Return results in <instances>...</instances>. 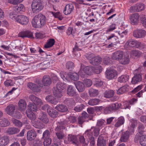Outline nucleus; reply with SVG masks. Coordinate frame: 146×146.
I'll use <instances>...</instances> for the list:
<instances>
[{"instance_id": "nucleus-39", "label": "nucleus", "mask_w": 146, "mask_h": 146, "mask_svg": "<svg viewBox=\"0 0 146 146\" xmlns=\"http://www.w3.org/2000/svg\"><path fill=\"white\" fill-rule=\"evenodd\" d=\"M68 76L71 79L74 81H77L79 78L78 74L76 72L70 73L68 74Z\"/></svg>"}, {"instance_id": "nucleus-32", "label": "nucleus", "mask_w": 146, "mask_h": 146, "mask_svg": "<svg viewBox=\"0 0 146 146\" xmlns=\"http://www.w3.org/2000/svg\"><path fill=\"white\" fill-rule=\"evenodd\" d=\"M55 108L57 110L61 112H65L68 110L67 107L63 104L58 105Z\"/></svg>"}, {"instance_id": "nucleus-7", "label": "nucleus", "mask_w": 146, "mask_h": 146, "mask_svg": "<svg viewBox=\"0 0 146 146\" xmlns=\"http://www.w3.org/2000/svg\"><path fill=\"white\" fill-rule=\"evenodd\" d=\"M87 58L88 59L90 60V63L94 65L100 63L102 61L101 58L98 56L94 57V54L92 53L89 54Z\"/></svg>"}, {"instance_id": "nucleus-12", "label": "nucleus", "mask_w": 146, "mask_h": 146, "mask_svg": "<svg viewBox=\"0 0 146 146\" xmlns=\"http://www.w3.org/2000/svg\"><path fill=\"white\" fill-rule=\"evenodd\" d=\"M19 36L22 38L28 37L33 38V33L29 30L22 31L20 32L18 35Z\"/></svg>"}, {"instance_id": "nucleus-3", "label": "nucleus", "mask_w": 146, "mask_h": 146, "mask_svg": "<svg viewBox=\"0 0 146 146\" xmlns=\"http://www.w3.org/2000/svg\"><path fill=\"white\" fill-rule=\"evenodd\" d=\"M44 4L41 0H34L31 4L32 10L33 13L38 12L42 10Z\"/></svg>"}, {"instance_id": "nucleus-22", "label": "nucleus", "mask_w": 146, "mask_h": 146, "mask_svg": "<svg viewBox=\"0 0 146 146\" xmlns=\"http://www.w3.org/2000/svg\"><path fill=\"white\" fill-rule=\"evenodd\" d=\"M38 119L45 123H47L48 122V119L46 113L45 112H40L38 117Z\"/></svg>"}, {"instance_id": "nucleus-17", "label": "nucleus", "mask_w": 146, "mask_h": 146, "mask_svg": "<svg viewBox=\"0 0 146 146\" xmlns=\"http://www.w3.org/2000/svg\"><path fill=\"white\" fill-rule=\"evenodd\" d=\"M139 16L137 13L131 15L129 17V19L131 24L133 25L137 24L139 21Z\"/></svg>"}, {"instance_id": "nucleus-11", "label": "nucleus", "mask_w": 146, "mask_h": 146, "mask_svg": "<svg viewBox=\"0 0 146 146\" xmlns=\"http://www.w3.org/2000/svg\"><path fill=\"white\" fill-rule=\"evenodd\" d=\"M137 41L135 40H129L127 41L124 45V47L126 49L133 47H136Z\"/></svg>"}, {"instance_id": "nucleus-14", "label": "nucleus", "mask_w": 146, "mask_h": 146, "mask_svg": "<svg viewBox=\"0 0 146 146\" xmlns=\"http://www.w3.org/2000/svg\"><path fill=\"white\" fill-rule=\"evenodd\" d=\"M18 105L19 110L23 113H24L27 106L25 101L23 99H21L19 102Z\"/></svg>"}, {"instance_id": "nucleus-52", "label": "nucleus", "mask_w": 146, "mask_h": 146, "mask_svg": "<svg viewBox=\"0 0 146 146\" xmlns=\"http://www.w3.org/2000/svg\"><path fill=\"white\" fill-rule=\"evenodd\" d=\"M93 82L95 85L97 87H100L103 85V82L99 79L95 78L93 79Z\"/></svg>"}, {"instance_id": "nucleus-23", "label": "nucleus", "mask_w": 146, "mask_h": 146, "mask_svg": "<svg viewBox=\"0 0 146 146\" xmlns=\"http://www.w3.org/2000/svg\"><path fill=\"white\" fill-rule=\"evenodd\" d=\"M136 99H133L129 102L127 101H125L123 103L122 106V107L121 106L120 108H122L125 109L127 108L129 109L130 107V105L132 104L134 102H136ZM121 106H122L121 104Z\"/></svg>"}, {"instance_id": "nucleus-31", "label": "nucleus", "mask_w": 146, "mask_h": 146, "mask_svg": "<svg viewBox=\"0 0 146 146\" xmlns=\"http://www.w3.org/2000/svg\"><path fill=\"white\" fill-rule=\"evenodd\" d=\"M28 109L27 110L31 111H36L37 110L36 104L34 103H30L28 105Z\"/></svg>"}, {"instance_id": "nucleus-24", "label": "nucleus", "mask_w": 146, "mask_h": 146, "mask_svg": "<svg viewBox=\"0 0 146 146\" xmlns=\"http://www.w3.org/2000/svg\"><path fill=\"white\" fill-rule=\"evenodd\" d=\"M32 123L33 126L36 128L42 129L44 126L43 123L37 120H33L32 121Z\"/></svg>"}, {"instance_id": "nucleus-41", "label": "nucleus", "mask_w": 146, "mask_h": 146, "mask_svg": "<svg viewBox=\"0 0 146 146\" xmlns=\"http://www.w3.org/2000/svg\"><path fill=\"white\" fill-rule=\"evenodd\" d=\"M106 144V141L104 139L103 137L100 135L98 138L97 145L98 146H104Z\"/></svg>"}, {"instance_id": "nucleus-38", "label": "nucleus", "mask_w": 146, "mask_h": 146, "mask_svg": "<svg viewBox=\"0 0 146 146\" xmlns=\"http://www.w3.org/2000/svg\"><path fill=\"white\" fill-rule=\"evenodd\" d=\"M129 78V76L127 75H122L118 78V81L120 83L127 81Z\"/></svg>"}, {"instance_id": "nucleus-61", "label": "nucleus", "mask_w": 146, "mask_h": 146, "mask_svg": "<svg viewBox=\"0 0 146 146\" xmlns=\"http://www.w3.org/2000/svg\"><path fill=\"white\" fill-rule=\"evenodd\" d=\"M75 33V31L72 28L69 27L66 30V33L69 36L71 34L73 35Z\"/></svg>"}, {"instance_id": "nucleus-2", "label": "nucleus", "mask_w": 146, "mask_h": 146, "mask_svg": "<svg viewBox=\"0 0 146 146\" xmlns=\"http://www.w3.org/2000/svg\"><path fill=\"white\" fill-rule=\"evenodd\" d=\"M10 17L13 20L23 25H27L29 21L28 17L23 15H15L11 13L10 14Z\"/></svg>"}, {"instance_id": "nucleus-59", "label": "nucleus", "mask_w": 146, "mask_h": 146, "mask_svg": "<svg viewBox=\"0 0 146 146\" xmlns=\"http://www.w3.org/2000/svg\"><path fill=\"white\" fill-rule=\"evenodd\" d=\"M131 54L133 56H139L142 55V53L138 50H133L131 51Z\"/></svg>"}, {"instance_id": "nucleus-43", "label": "nucleus", "mask_w": 146, "mask_h": 146, "mask_svg": "<svg viewBox=\"0 0 146 146\" xmlns=\"http://www.w3.org/2000/svg\"><path fill=\"white\" fill-rule=\"evenodd\" d=\"M114 92L112 90H106L104 94V96L105 98H109L113 97L114 96Z\"/></svg>"}, {"instance_id": "nucleus-33", "label": "nucleus", "mask_w": 146, "mask_h": 146, "mask_svg": "<svg viewBox=\"0 0 146 146\" xmlns=\"http://www.w3.org/2000/svg\"><path fill=\"white\" fill-rule=\"evenodd\" d=\"M101 102V100L99 99L94 98L89 100L88 104L90 106H94L98 104Z\"/></svg>"}, {"instance_id": "nucleus-64", "label": "nucleus", "mask_w": 146, "mask_h": 146, "mask_svg": "<svg viewBox=\"0 0 146 146\" xmlns=\"http://www.w3.org/2000/svg\"><path fill=\"white\" fill-rule=\"evenodd\" d=\"M66 67L68 69H71L74 67V63L72 62H68L66 64Z\"/></svg>"}, {"instance_id": "nucleus-26", "label": "nucleus", "mask_w": 146, "mask_h": 146, "mask_svg": "<svg viewBox=\"0 0 146 146\" xmlns=\"http://www.w3.org/2000/svg\"><path fill=\"white\" fill-rule=\"evenodd\" d=\"M27 86L28 88L35 92H39L38 87L37 86H36V85L33 82H29L28 83Z\"/></svg>"}, {"instance_id": "nucleus-30", "label": "nucleus", "mask_w": 146, "mask_h": 146, "mask_svg": "<svg viewBox=\"0 0 146 146\" xmlns=\"http://www.w3.org/2000/svg\"><path fill=\"white\" fill-rule=\"evenodd\" d=\"M9 139L7 136L2 137L0 138V146H5L9 143Z\"/></svg>"}, {"instance_id": "nucleus-9", "label": "nucleus", "mask_w": 146, "mask_h": 146, "mask_svg": "<svg viewBox=\"0 0 146 146\" xmlns=\"http://www.w3.org/2000/svg\"><path fill=\"white\" fill-rule=\"evenodd\" d=\"M139 70H136L134 72V76L132 78L131 82L133 84H135L142 80L141 75L140 72H138Z\"/></svg>"}, {"instance_id": "nucleus-49", "label": "nucleus", "mask_w": 146, "mask_h": 146, "mask_svg": "<svg viewBox=\"0 0 146 146\" xmlns=\"http://www.w3.org/2000/svg\"><path fill=\"white\" fill-rule=\"evenodd\" d=\"M139 143L142 146L146 145V136L145 135H141L140 136Z\"/></svg>"}, {"instance_id": "nucleus-10", "label": "nucleus", "mask_w": 146, "mask_h": 146, "mask_svg": "<svg viewBox=\"0 0 146 146\" xmlns=\"http://www.w3.org/2000/svg\"><path fill=\"white\" fill-rule=\"evenodd\" d=\"M145 31L143 29H139L134 31L133 33V36L137 38H142L144 37L146 35Z\"/></svg>"}, {"instance_id": "nucleus-46", "label": "nucleus", "mask_w": 146, "mask_h": 146, "mask_svg": "<svg viewBox=\"0 0 146 146\" xmlns=\"http://www.w3.org/2000/svg\"><path fill=\"white\" fill-rule=\"evenodd\" d=\"M137 122L136 120L134 119H133L131 120L130 127L132 128V129L130 131L131 134H133L134 133V130L133 128L137 126Z\"/></svg>"}, {"instance_id": "nucleus-44", "label": "nucleus", "mask_w": 146, "mask_h": 146, "mask_svg": "<svg viewBox=\"0 0 146 146\" xmlns=\"http://www.w3.org/2000/svg\"><path fill=\"white\" fill-rule=\"evenodd\" d=\"M124 119L123 117H120L118 119L117 122L115 125V126L116 127H119L124 123Z\"/></svg>"}, {"instance_id": "nucleus-47", "label": "nucleus", "mask_w": 146, "mask_h": 146, "mask_svg": "<svg viewBox=\"0 0 146 146\" xmlns=\"http://www.w3.org/2000/svg\"><path fill=\"white\" fill-rule=\"evenodd\" d=\"M9 124V121L7 119L3 118L0 119V126L2 127H5Z\"/></svg>"}, {"instance_id": "nucleus-40", "label": "nucleus", "mask_w": 146, "mask_h": 146, "mask_svg": "<svg viewBox=\"0 0 146 146\" xmlns=\"http://www.w3.org/2000/svg\"><path fill=\"white\" fill-rule=\"evenodd\" d=\"M26 113L27 116L31 120V121L36 119V115L32 111L27 110Z\"/></svg>"}, {"instance_id": "nucleus-16", "label": "nucleus", "mask_w": 146, "mask_h": 146, "mask_svg": "<svg viewBox=\"0 0 146 146\" xmlns=\"http://www.w3.org/2000/svg\"><path fill=\"white\" fill-rule=\"evenodd\" d=\"M74 5L72 3L67 4L65 6L64 10L63 12L66 15L70 14L73 11Z\"/></svg>"}, {"instance_id": "nucleus-42", "label": "nucleus", "mask_w": 146, "mask_h": 146, "mask_svg": "<svg viewBox=\"0 0 146 146\" xmlns=\"http://www.w3.org/2000/svg\"><path fill=\"white\" fill-rule=\"evenodd\" d=\"M90 96L93 97L97 96L99 92L98 90L93 88H90L89 90Z\"/></svg>"}, {"instance_id": "nucleus-57", "label": "nucleus", "mask_w": 146, "mask_h": 146, "mask_svg": "<svg viewBox=\"0 0 146 146\" xmlns=\"http://www.w3.org/2000/svg\"><path fill=\"white\" fill-rule=\"evenodd\" d=\"M16 9H17V12L19 13H20L21 11H24L25 10V7L22 4H20L16 6Z\"/></svg>"}, {"instance_id": "nucleus-58", "label": "nucleus", "mask_w": 146, "mask_h": 146, "mask_svg": "<svg viewBox=\"0 0 146 146\" xmlns=\"http://www.w3.org/2000/svg\"><path fill=\"white\" fill-rule=\"evenodd\" d=\"M79 140L81 143L84 144L83 146H87L89 143L88 141L86 142L85 141L84 138L83 136H80L79 137Z\"/></svg>"}, {"instance_id": "nucleus-60", "label": "nucleus", "mask_w": 146, "mask_h": 146, "mask_svg": "<svg viewBox=\"0 0 146 146\" xmlns=\"http://www.w3.org/2000/svg\"><path fill=\"white\" fill-rule=\"evenodd\" d=\"M84 106L83 104H80L75 107L74 110L77 112H79L82 110L84 107Z\"/></svg>"}, {"instance_id": "nucleus-25", "label": "nucleus", "mask_w": 146, "mask_h": 146, "mask_svg": "<svg viewBox=\"0 0 146 146\" xmlns=\"http://www.w3.org/2000/svg\"><path fill=\"white\" fill-rule=\"evenodd\" d=\"M129 137V131H127L123 133L121 135L120 141L121 142H125L127 141Z\"/></svg>"}, {"instance_id": "nucleus-50", "label": "nucleus", "mask_w": 146, "mask_h": 146, "mask_svg": "<svg viewBox=\"0 0 146 146\" xmlns=\"http://www.w3.org/2000/svg\"><path fill=\"white\" fill-rule=\"evenodd\" d=\"M119 62L121 64L125 65L129 63V59L128 57H125L123 58H121Z\"/></svg>"}, {"instance_id": "nucleus-29", "label": "nucleus", "mask_w": 146, "mask_h": 146, "mask_svg": "<svg viewBox=\"0 0 146 146\" xmlns=\"http://www.w3.org/2000/svg\"><path fill=\"white\" fill-rule=\"evenodd\" d=\"M19 130L16 127H9L6 131V133L8 135H13L18 133Z\"/></svg>"}, {"instance_id": "nucleus-37", "label": "nucleus", "mask_w": 146, "mask_h": 146, "mask_svg": "<svg viewBox=\"0 0 146 146\" xmlns=\"http://www.w3.org/2000/svg\"><path fill=\"white\" fill-rule=\"evenodd\" d=\"M65 86L63 83L61 82L58 83L56 88L54 89L58 90H61L62 91L65 92Z\"/></svg>"}, {"instance_id": "nucleus-54", "label": "nucleus", "mask_w": 146, "mask_h": 146, "mask_svg": "<svg viewBox=\"0 0 146 146\" xmlns=\"http://www.w3.org/2000/svg\"><path fill=\"white\" fill-rule=\"evenodd\" d=\"M12 122L17 126L18 127H21L22 126V123L19 120L14 118L11 119Z\"/></svg>"}, {"instance_id": "nucleus-19", "label": "nucleus", "mask_w": 146, "mask_h": 146, "mask_svg": "<svg viewBox=\"0 0 146 146\" xmlns=\"http://www.w3.org/2000/svg\"><path fill=\"white\" fill-rule=\"evenodd\" d=\"M85 134L86 135V138L89 139L91 141L90 143L91 146H94L95 144L94 138L92 136L93 133H91V131H86Z\"/></svg>"}, {"instance_id": "nucleus-15", "label": "nucleus", "mask_w": 146, "mask_h": 146, "mask_svg": "<svg viewBox=\"0 0 146 146\" xmlns=\"http://www.w3.org/2000/svg\"><path fill=\"white\" fill-rule=\"evenodd\" d=\"M15 106L13 104H9L5 109V112L11 116H13L15 110Z\"/></svg>"}, {"instance_id": "nucleus-34", "label": "nucleus", "mask_w": 146, "mask_h": 146, "mask_svg": "<svg viewBox=\"0 0 146 146\" xmlns=\"http://www.w3.org/2000/svg\"><path fill=\"white\" fill-rule=\"evenodd\" d=\"M45 99L48 102L53 104H56L57 103L55 99L52 95H50L47 96Z\"/></svg>"}, {"instance_id": "nucleus-45", "label": "nucleus", "mask_w": 146, "mask_h": 146, "mask_svg": "<svg viewBox=\"0 0 146 146\" xmlns=\"http://www.w3.org/2000/svg\"><path fill=\"white\" fill-rule=\"evenodd\" d=\"M128 87V85H126L119 88L117 91V94H123L124 92L127 91Z\"/></svg>"}, {"instance_id": "nucleus-35", "label": "nucleus", "mask_w": 146, "mask_h": 146, "mask_svg": "<svg viewBox=\"0 0 146 146\" xmlns=\"http://www.w3.org/2000/svg\"><path fill=\"white\" fill-rule=\"evenodd\" d=\"M53 90L54 96L58 98H61L62 96V94L65 92L58 90L54 88Z\"/></svg>"}, {"instance_id": "nucleus-56", "label": "nucleus", "mask_w": 146, "mask_h": 146, "mask_svg": "<svg viewBox=\"0 0 146 146\" xmlns=\"http://www.w3.org/2000/svg\"><path fill=\"white\" fill-rule=\"evenodd\" d=\"M102 68L101 66H97L94 67V72L96 74H99L102 72Z\"/></svg>"}, {"instance_id": "nucleus-18", "label": "nucleus", "mask_w": 146, "mask_h": 146, "mask_svg": "<svg viewBox=\"0 0 146 146\" xmlns=\"http://www.w3.org/2000/svg\"><path fill=\"white\" fill-rule=\"evenodd\" d=\"M36 136V133L34 129L29 130L27 133V138L29 141L34 139Z\"/></svg>"}, {"instance_id": "nucleus-28", "label": "nucleus", "mask_w": 146, "mask_h": 146, "mask_svg": "<svg viewBox=\"0 0 146 146\" xmlns=\"http://www.w3.org/2000/svg\"><path fill=\"white\" fill-rule=\"evenodd\" d=\"M67 94L71 96H73L76 94V89L73 86L69 85L68 88Z\"/></svg>"}, {"instance_id": "nucleus-55", "label": "nucleus", "mask_w": 146, "mask_h": 146, "mask_svg": "<svg viewBox=\"0 0 146 146\" xmlns=\"http://www.w3.org/2000/svg\"><path fill=\"white\" fill-rule=\"evenodd\" d=\"M42 138L43 139L51 138H50V132L49 130H46L43 132Z\"/></svg>"}, {"instance_id": "nucleus-4", "label": "nucleus", "mask_w": 146, "mask_h": 146, "mask_svg": "<svg viewBox=\"0 0 146 146\" xmlns=\"http://www.w3.org/2000/svg\"><path fill=\"white\" fill-rule=\"evenodd\" d=\"M94 67L88 66L84 68L83 70L81 68L79 71L78 73L81 77L83 78L85 77L86 74L88 75H91L94 72Z\"/></svg>"}, {"instance_id": "nucleus-62", "label": "nucleus", "mask_w": 146, "mask_h": 146, "mask_svg": "<svg viewBox=\"0 0 146 146\" xmlns=\"http://www.w3.org/2000/svg\"><path fill=\"white\" fill-rule=\"evenodd\" d=\"M106 123L105 121L103 119H100L98 120L97 125L99 127H103Z\"/></svg>"}, {"instance_id": "nucleus-20", "label": "nucleus", "mask_w": 146, "mask_h": 146, "mask_svg": "<svg viewBox=\"0 0 146 146\" xmlns=\"http://www.w3.org/2000/svg\"><path fill=\"white\" fill-rule=\"evenodd\" d=\"M42 82L44 86H48L51 84L52 81L49 76L45 75L43 77L42 79Z\"/></svg>"}, {"instance_id": "nucleus-36", "label": "nucleus", "mask_w": 146, "mask_h": 146, "mask_svg": "<svg viewBox=\"0 0 146 146\" xmlns=\"http://www.w3.org/2000/svg\"><path fill=\"white\" fill-rule=\"evenodd\" d=\"M47 112L49 115L52 117H56L58 115V112L56 110L52 109H48Z\"/></svg>"}, {"instance_id": "nucleus-53", "label": "nucleus", "mask_w": 146, "mask_h": 146, "mask_svg": "<svg viewBox=\"0 0 146 146\" xmlns=\"http://www.w3.org/2000/svg\"><path fill=\"white\" fill-rule=\"evenodd\" d=\"M91 130V133H93V131L94 132V135L97 136L99 134L100 129L98 127L92 128L91 129L88 130L86 131H89Z\"/></svg>"}, {"instance_id": "nucleus-8", "label": "nucleus", "mask_w": 146, "mask_h": 146, "mask_svg": "<svg viewBox=\"0 0 146 146\" xmlns=\"http://www.w3.org/2000/svg\"><path fill=\"white\" fill-rule=\"evenodd\" d=\"M145 5L142 3H138L134 6L131 7L130 11L132 13L134 12H139L145 9Z\"/></svg>"}, {"instance_id": "nucleus-63", "label": "nucleus", "mask_w": 146, "mask_h": 146, "mask_svg": "<svg viewBox=\"0 0 146 146\" xmlns=\"http://www.w3.org/2000/svg\"><path fill=\"white\" fill-rule=\"evenodd\" d=\"M115 25L112 24L109 27V28L106 31V33H108L113 31L115 29Z\"/></svg>"}, {"instance_id": "nucleus-21", "label": "nucleus", "mask_w": 146, "mask_h": 146, "mask_svg": "<svg viewBox=\"0 0 146 146\" xmlns=\"http://www.w3.org/2000/svg\"><path fill=\"white\" fill-rule=\"evenodd\" d=\"M29 98L32 101L36 103L38 105H41L43 104L42 100L35 95H30Z\"/></svg>"}, {"instance_id": "nucleus-27", "label": "nucleus", "mask_w": 146, "mask_h": 146, "mask_svg": "<svg viewBox=\"0 0 146 146\" xmlns=\"http://www.w3.org/2000/svg\"><path fill=\"white\" fill-rule=\"evenodd\" d=\"M75 85L77 89L79 92H82L85 90V86L82 82L78 81L76 82Z\"/></svg>"}, {"instance_id": "nucleus-13", "label": "nucleus", "mask_w": 146, "mask_h": 146, "mask_svg": "<svg viewBox=\"0 0 146 146\" xmlns=\"http://www.w3.org/2000/svg\"><path fill=\"white\" fill-rule=\"evenodd\" d=\"M123 52L121 51H118L113 53L111 55V58L113 60L119 61L123 56Z\"/></svg>"}, {"instance_id": "nucleus-1", "label": "nucleus", "mask_w": 146, "mask_h": 146, "mask_svg": "<svg viewBox=\"0 0 146 146\" xmlns=\"http://www.w3.org/2000/svg\"><path fill=\"white\" fill-rule=\"evenodd\" d=\"M48 21L46 16L41 13L36 15L32 23L33 26L36 28L41 27L46 24Z\"/></svg>"}, {"instance_id": "nucleus-6", "label": "nucleus", "mask_w": 146, "mask_h": 146, "mask_svg": "<svg viewBox=\"0 0 146 146\" xmlns=\"http://www.w3.org/2000/svg\"><path fill=\"white\" fill-rule=\"evenodd\" d=\"M106 78L111 80L114 79L117 76V72L116 70L110 68L107 69L105 72Z\"/></svg>"}, {"instance_id": "nucleus-48", "label": "nucleus", "mask_w": 146, "mask_h": 146, "mask_svg": "<svg viewBox=\"0 0 146 146\" xmlns=\"http://www.w3.org/2000/svg\"><path fill=\"white\" fill-rule=\"evenodd\" d=\"M68 140L72 143L75 144H77L78 142L77 138L75 135H69Z\"/></svg>"}, {"instance_id": "nucleus-51", "label": "nucleus", "mask_w": 146, "mask_h": 146, "mask_svg": "<svg viewBox=\"0 0 146 146\" xmlns=\"http://www.w3.org/2000/svg\"><path fill=\"white\" fill-rule=\"evenodd\" d=\"M54 40L53 39H50L47 43L45 44L44 47L45 48H48L51 47L54 44Z\"/></svg>"}, {"instance_id": "nucleus-5", "label": "nucleus", "mask_w": 146, "mask_h": 146, "mask_svg": "<svg viewBox=\"0 0 146 146\" xmlns=\"http://www.w3.org/2000/svg\"><path fill=\"white\" fill-rule=\"evenodd\" d=\"M121 105V103H116L110 104L104 110V113L106 114L111 113L113 110H115L120 108Z\"/></svg>"}]
</instances>
